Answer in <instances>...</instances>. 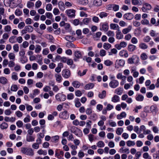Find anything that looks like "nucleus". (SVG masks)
<instances>
[{
  "instance_id": "nucleus-62",
  "label": "nucleus",
  "mask_w": 159,
  "mask_h": 159,
  "mask_svg": "<svg viewBox=\"0 0 159 159\" xmlns=\"http://www.w3.org/2000/svg\"><path fill=\"white\" fill-rule=\"evenodd\" d=\"M15 114L18 117H20L23 116V113L21 111H16L15 112Z\"/></svg>"
},
{
  "instance_id": "nucleus-46",
  "label": "nucleus",
  "mask_w": 159,
  "mask_h": 159,
  "mask_svg": "<svg viewBox=\"0 0 159 159\" xmlns=\"http://www.w3.org/2000/svg\"><path fill=\"white\" fill-rule=\"evenodd\" d=\"M5 31L7 32H9L11 30V27L9 25H7L5 26L4 28Z\"/></svg>"
},
{
  "instance_id": "nucleus-47",
  "label": "nucleus",
  "mask_w": 159,
  "mask_h": 159,
  "mask_svg": "<svg viewBox=\"0 0 159 159\" xmlns=\"http://www.w3.org/2000/svg\"><path fill=\"white\" fill-rule=\"evenodd\" d=\"M11 78L15 80H17L18 79V77L17 74L14 72H13L11 76Z\"/></svg>"
},
{
  "instance_id": "nucleus-43",
  "label": "nucleus",
  "mask_w": 159,
  "mask_h": 159,
  "mask_svg": "<svg viewBox=\"0 0 159 159\" xmlns=\"http://www.w3.org/2000/svg\"><path fill=\"white\" fill-rule=\"evenodd\" d=\"M52 86L53 87L52 88L53 90L55 92H57L59 90L58 87L57 85H55L54 83L52 84Z\"/></svg>"
},
{
  "instance_id": "nucleus-22",
  "label": "nucleus",
  "mask_w": 159,
  "mask_h": 159,
  "mask_svg": "<svg viewBox=\"0 0 159 159\" xmlns=\"http://www.w3.org/2000/svg\"><path fill=\"white\" fill-rule=\"evenodd\" d=\"M119 101V97L116 95H115L111 98V101L114 102H117Z\"/></svg>"
},
{
  "instance_id": "nucleus-39",
  "label": "nucleus",
  "mask_w": 159,
  "mask_h": 159,
  "mask_svg": "<svg viewBox=\"0 0 159 159\" xmlns=\"http://www.w3.org/2000/svg\"><path fill=\"white\" fill-rule=\"evenodd\" d=\"M8 57L10 59L14 61L15 58V54L12 52L8 54Z\"/></svg>"
},
{
  "instance_id": "nucleus-42",
  "label": "nucleus",
  "mask_w": 159,
  "mask_h": 159,
  "mask_svg": "<svg viewBox=\"0 0 159 159\" xmlns=\"http://www.w3.org/2000/svg\"><path fill=\"white\" fill-rule=\"evenodd\" d=\"M104 64L107 66H110L113 64V62L109 60H107L104 61Z\"/></svg>"
},
{
  "instance_id": "nucleus-29",
  "label": "nucleus",
  "mask_w": 159,
  "mask_h": 159,
  "mask_svg": "<svg viewBox=\"0 0 159 159\" xmlns=\"http://www.w3.org/2000/svg\"><path fill=\"white\" fill-rule=\"evenodd\" d=\"M0 126L2 129H6L8 128V125L7 123L3 122L1 124Z\"/></svg>"
},
{
  "instance_id": "nucleus-4",
  "label": "nucleus",
  "mask_w": 159,
  "mask_h": 159,
  "mask_svg": "<svg viewBox=\"0 0 159 159\" xmlns=\"http://www.w3.org/2000/svg\"><path fill=\"white\" fill-rule=\"evenodd\" d=\"M66 13L70 17H73L75 16V11L73 9H69L66 10Z\"/></svg>"
},
{
  "instance_id": "nucleus-35",
  "label": "nucleus",
  "mask_w": 159,
  "mask_h": 159,
  "mask_svg": "<svg viewBox=\"0 0 159 159\" xmlns=\"http://www.w3.org/2000/svg\"><path fill=\"white\" fill-rule=\"evenodd\" d=\"M111 47V45L110 43H104L103 44V47L106 50L109 49Z\"/></svg>"
},
{
  "instance_id": "nucleus-41",
  "label": "nucleus",
  "mask_w": 159,
  "mask_h": 159,
  "mask_svg": "<svg viewBox=\"0 0 159 159\" xmlns=\"http://www.w3.org/2000/svg\"><path fill=\"white\" fill-rule=\"evenodd\" d=\"M59 139V137L58 135H56L52 137L51 141L52 142H57Z\"/></svg>"
},
{
  "instance_id": "nucleus-28",
  "label": "nucleus",
  "mask_w": 159,
  "mask_h": 159,
  "mask_svg": "<svg viewBox=\"0 0 159 159\" xmlns=\"http://www.w3.org/2000/svg\"><path fill=\"white\" fill-rule=\"evenodd\" d=\"M102 30L104 31H107L109 28L108 25L107 23L104 24L102 25Z\"/></svg>"
},
{
  "instance_id": "nucleus-32",
  "label": "nucleus",
  "mask_w": 159,
  "mask_h": 159,
  "mask_svg": "<svg viewBox=\"0 0 159 159\" xmlns=\"http://www.w3.org/2000/svg\"><path fill=\"white\" fill-rule=\"evenodd\" d=\"M123 131V129L122 128L120 127L116 129V133L118 135H120Z\"/></svg>"
},
{
  "instance_id": "nucleus-64",
  "label": "nucleus",
  "mask_w": 159,
  "mask_h": 159,
  "mask_svg": "<svg viewBox=\"0 0 159 159\" xmlns=\"http://www.w3.org/2000/svg\"><path fill=\"white\" fill-rule=\"evenodd\" d=\"M16 124L18 127L20 128L22 126L23 123L21 120H18Z\"/></svg>"
},
{
  "instance_id": "nucleus-54",
  "label": "nucleus",
  "mask_w": 159,
  "mask_h": 159,
  "mask_svg": "<svg viewBox=\"0 0 159 159\" xmlns=\"http://www.w3.org/2000/svg\"><path fill=\"white\" fill-rule=\"evenodd\" d=\"M151 132V131L149 130H145L144 133H142L141 134H140V138H143L144 137L143 134H150Z\"/></svg>"
},
{
  "instance_id": "nucleus-31",
  "label": "nucleus",
  "mask_w": 159,
  "mask_h": 159,
  "mask_svg": "<svg viewBox=\"0 0 159 159\" xmlns=\"http://www.w3.org/2000/svg\"><path fill=\"white\" fill-rule=\"evenodd\" d=\"M77 1L78 3L84 5H86L88 3V0H77Z\"/></svg>"
},
{
  "instance_id": "nucleus-18",
  "label": "nucleus",
  "mask_w": 159,
  "mask_h": 159,
  "mask_svg": "<svg viewBox=\"0 0 159 159\" xmlns=\"http://www.w3.org/2000/svg\"><path fill=\"white\" fill-rule=\"evenodd\" d=\"M126 114L125 112H122L120 114L117 116V118L118 120H120L123 118L125 117L126 116Z\"/></svg>"
},
{
  "instance_id": "nucleus-12",
  "label": "nucleus",
  "mask_w": 159,
  "mask_h": 159,
  "mask_svg": "<svg viewBox=\"0 0 159 159\" xmlns=\"http://www.w3.org/2000/svg\"><path fill=\"white\" fill-rule=\"evenodd\" d=\"M37 141L38 142L37 143H34L32 145V148L35 149H37L39 148V145L41 143V140L40 139H39V140H37Z\"/></svg>"
},
{
  "instance_id": "nucleus-24",
  "label": "nucleus",
  "mask_w": 159,
  "mask_h": 159,
  "mask_svg": "<svg viewBox=\"0 0 159 159\" xmlns=\"http://www.w3.org/2000/svg\"><path fill=\"white\" fill-rule=\"evenodd\" d=\"M65 39L68 41H73L75 40V38L70 36H66L65 37Z\"/></svg>"
},
{
  "instance_id": "nucleus-38",
  "label": "nucleus",
  "mask_w": 159,
  "mask_h": 159,
  "mask_svg": "<svg viewBox=\"0 0 159 159\" xmlns=\"http://www.w3.org/2000/svg\"><path fill=\"white\" fill-rule=\"evenodd\" d=\"M16 38V36H13L11 37L9 39V42L12 43H15L16 41H15V39Z\"/></svg>"
},
{
  "instance_id": "nucleus-20",
  "label": "nucleus",
  "mask_w": 159,
  "mask_h": 159,
  "mask_svg": "<svg viewBox=\"0 0 159 159\" xmlns=\"http://www.w3.org/2000/svg\"><path fill=\"white\" fill-rule=\"evenodd\" d=\"M55 76L56 81L59 83H60L62 78L61 75L60 74H56L55 75Z\"/></svg>"
},
{
  "instance_id": "nucleus-7",
  "label": "nucleus",
  "mask_w": 159,
  "mask_h": 159,
  "mask_svg": "<svg viewBox=\"0 0 159 159\" xmlns=\"http://www.w3.org/2000/svg\"><path fill=\"white\" fill-rule=\"evenodd\" d=\"M151 111L152 113H156L158 111L157 107L156 105H153L151 106L150 108Z\"/></svg>"
},
{
  "instance_id": "nucleus-51",
  "label": "nucleus",
  "mask_w": 159,
  "mask_h": 159,
  "mask_svg": "<svg viewBox=\"0 0 159 159\" xmlns=\"http://www.w3.org/2000/svg\"><path fill=\"white\" fill-rule=\"evenodd\" d=\"M70 130L71 132H73L75 131H80V129L74 126H71L70 128Z\"/></svg>"
},
{
  "instance_id": "nucleus-37",
  "label": "nucleus",
  "mask_w": 159,
  "mask_h": 159,
  "mask_svg": "<svg viewBox=\"0 0 159 159\" xmlns=\"http://www.w3.org/2000/svg\"><path fill=\"white\" fill-rule=\"evenodd\" d=\"M34 5V2L31 1H28L27 3V7L29 8H30L33 7Z\"/></svg>"
},
{
  "instance_id": "nucleus-10",
  "label": "nucleus",
  "mask_w": 159,
  "mask_h": 159,
  "mask_svg": "<svg viewBox=\"0 0 159 159\" xmlns=\"http://www.w3.org/2000/svg\"><path fill=\"white\" fill-rule=\"evenodd\" d=\"M119 55L121 57H127L129 56L127 51L124 50H122L120 52Z\"/></svg>"
},
{
  "instance_id": "nucleus-6",
  "label": "nucleus",
  "mask_w": 159,
  "mask_h": 159,
  "mask_svg": "<svg viewBox=\"0 0 159 159\" xmlns=\"http://www.w3.org/2000/svg\"><path fill=\"white\" fill-rule=\"evenodd\" d=\"M69 114L66 111L61 112L59 114V117L64 119H66L69 118Z\"/></svg>"
},
{
  "instance_id": "nucleus-25",
  "label": "nucleus",
  "mask_w": 159,
  "mask_h": 159,
  "mask_svg": "<svg viewBox=\"0 0 159 159\" xmlns=\"http://www.w3.org/2000/svg\"><path fill=\"white\" fill-rule=\"evenodd\" d=\"M91 19L89 18H86L84 19L82 22L83 23L86 25H87L91 21Z\"/></svg>"
},
{
  "instance_id": "nucleus-1",
  "label": "nucleus",
  "mask_w": 159,
  "mask_h": 159,
  "mask_svg": "<svg viewBox=\"0 0 159 159\" xmlns=\"http://www.w3.org/2000/svg\"><path fill=\"white\" fill-rule=\"evenodd\" d=\"M21 151L23 153L26 155L32 156L34 155V152L31 148L23 147L21 148Z\"/></svg>"
},
{
  "instance_id": "nucleus-58",
  "label": "nucleus",
  "mask_w": 159,
  "mask_h": 159,
  "mask_svg": "<svg viewBox=\"0 0 159 159\" xmlns=\"http://www.w3.org/2000/svg\"><path fill=\"white\" fill-rule=\"evenodd\" d=\"M53 12L55 15H57L59 14L60 11L58 8H55L53 10Z\"/></svg>"
},
{
  "instance_id": "nucleus-8",
  "label": "nucleus",
  "mask_w": 159,
  "mask_h": 159,
  "mask_svg": "<svg viewBox=\"0 0 159 159\" xmlns=\"http://www.w3.org/2000/svg\"><path fill=\"white\" fill-rule=\"evenodd\" d=\"M116 38L118 39H120L123 37V35L121 33L120 30H117L116 32Z\"/></svg>"
},
{
  "instance_id": "nucleus-27",
  "label": "nucleus",
  "mask_w": 159,
  "mask_h": 159,
  "mask_svg": "<svg viewBox=\"0 0 159 159\" xmlns=\"http://www.w3.org/2000/svg\"><path fill=\"white\" fill-rule=\"evenodd\" d=\"M7 82V79L5 77H2L0 78V83L3 84H6Z\"/></svg>"
},
{
  "instance_id": "nucleus-53",
  "label": "nucleus",
  "mask_w": 159,
  "mask_h": 159,
  "mask_svg": "<svg viewBox=\"0 0 159 159\" xmlns=\"http://www.w3.org/2000/svg\"><path fill=\"white\" fill-rule=\"evenodd\" d=\"M116 93L118 95H121L122 93V90L121 88H119L116 89Z\"/></svg>"
},
{
  "instance_id": "nucleus-13",
  "label": "nucleus",
  "mask_w": 159,
  "mask_h": 159,
  "mask_svg": "<svg viewBox=\"0 0 159 159\" xmlns=\"http://www.w3.org/2000/svg\"><path fill=\"white\" fill-rule=\"evenodd\" d=\"M65 4L62 1H60L58 3V6L61 11H63L65 10Z\"/></svg>"
},
{
  "instance_id": "nucleus-26",
  "label": "nucleus",
  "mask_w": 159,
  "mask_h": 159,
  "mask_svg": "<svg viewBox=\"0 0 159 159\" xmlns=\"http://www.w3.org/2000/svg\"><path fill=\"white\" fill-rule=\"evenodd\" d=\"M136 46L133 44H129L128 46V50L130 52H133L135 49Z\"/></svg>"
},
{
  "instance_id": "nucleus-14",
  "label": "nucleus",
  "mask_w": 159,
  "mask_h": 159,
  "mask_svg": "<svg viewBox=\"0 0 159 159\" xmlns=\"http://www.w3.org/2000/svg\"><path fill=\"white\" fill-rule=\"evenodd\" d=\"M110 28L111 29L113 30H120V27L119 25L116 24L111 23L110 25Z\"/></svg>"
},
{
  "instance_id": "nucleus-9",
  "label": "nucleus",
  "mask_w": 159,
  "mask_h": 159,
  "mask_svg": "<svg viewBox=\"0 0 159 159\" xmlns=\"http://www.w3.org/2000/svg\"><path fill=\"white\" fill-rule=\"evenodd\" d=\"M124 17L126 20H130L133 18L134 16L132 14L129 13L125 14Z\"/></svg>"
},
{
  "instance_id": "nucleus-48",
  "label": "nucleus",
  "mask_w": 159,
  "mask_h": 159,
  "mask_svg": "<svg viewBox=\"0 0 159 159\" xmlns=\"http://www.w3.org/2000/svg\"><path fill=\"white\" fill-rule=\"evenodd\" d=\"M37 153L39 155H42L43 154L44 155H46L47 154V152L46 151H44L41 149L39 150L37 152Z\"/></svg>"
},
{
  "instance_id": "nucleus-50",
  "label": "nucleus",
  "mask_w": 159,
  "mask_h": 159,
  "mask_svg": "<svg viewBox=\"0 0 159 159\" xmlns=\"http://www.w3.org/2000/svg\"><path fill=\"white\" fill-rule=\"evenodd\" d=\"M107 35L109 37H113L114 35V33L113 31L109 30L106 33Z\"/></svg>"
},
{
  "instance_id": "nucleus-16",
  "label": "nucleus",
  "mask_w": 159,
  "mask_h": 159,
  "mask_svg": "<svg viewBox=\"0 0 159 159\" xmlns=\"http://www.w3.org/2000/svg\"><path fill=\"white\" fill-rule=\"evenodd\" d=\"M72 84L74 87L76 88H78L80 86V83L78 81H73Z\"/></svg>"
},
{
  "instance_id": "nucleus-52",
  "label": "nucleus",
  "mask_w": 159,
  "mask_h": 159,
  "mask_svg": "<svg viewBox=\"0 0 159 159\" xmlns=\"http://www.w3.org/2000/svg\"><path fill=\"white\" fill-rule=\"evenodd\" d=\"M52 5L51 4H48L46 6V9L47 11H51L52 9Z\"/></svg>"
},
{
  "instance_id": "nucleus-15",
  "label": "nucleus",
  "mask_w": 159,
  "mask_h": 159,
  "mask_svg": "<svg viewBox=\"0 0 159 159\" xmlns=\"http://www.w3.org/2000/svg\"><path fill=\"white\" fill-rule=\"evenodd\" d=\"M132 28V26L129 25L127 28H125L122 30V33L124 34H126L131 31Z\"/></svg>"
},
{
  "instance_id": "nucleus-55",
  "label": "nucleus",
  "mask_w": 159,
  "mask_h": 159,
  "mask_svg": "<svg viewBox=\"0 0 159 159\" xmlns=\"http://www.w3.org/2000/svg\"><path fill=\"white\" fill-rule=\"evenodd\" d=\"M18 87L16 85H13L11 87V90L13 91L16 92L17 91L18 89Z\"/></svg>"
},
{
  "instance_id": "nucleus-19",
  "label": "nucleus",
  "mask_w": 159,
  "mask_h": 159,
  "mask_svg": "<svg viewBox=\"0 0 159 159\" xmlns=\"http://www.w3.org/2000/svg\"><path fill=\"white\" fill-rule=\"evenodd\" d=\"M25 28L27 32L29 33L32 32L34 30L33 27L31 25H27L25 26Z\"/></svg>"
},
{
  "instance_id": "nucleus-61",
  "label": "nucleus",
  "mask_w": 159,
  "mask_h": 159,
  "mask_svg": "<svg viewBox=\"0 0 159 159\" xmlns=\"http://www.w3.org/2000/svg\"><path fill=\"white\" fill-rule=\"evenodd\" d=\"M19 56L21 57H25V52L24 49L21 50L19 52Z\"/></svg>"
},
{
  "instance_id": "nucleus-3",
  "label": "nucleus",
  "mask_w": 159,
  "mask_h": 159,
  "mask_svg": "<svg viewBox=\"0 0 159 159\" xmlns=\"http://www.w3.org/2000/svg\"><path fill=\"white\" fill-rule=\"evenodd\" d=\"M62 75L63 77L66 79L68 78L70 76V72L68 69H64L62 71Z\"/></svg>"
},
{
  "instance_id": "nucleus-36",
  "label": "nucleus",
  "mask_w": 159,
  "mask_h": 159,
  "mask_svg": "<svg viewBox=\"0 0 159 159\" xmlns=\"http://www.w3.org/2000/svg\"><path fill=\"white\" fill-rule=\"evenodd\" d=\"M76 34L78 36L79 39H81L83 38V36L81 35V31L80 30H78L76 31Z\"/></svg>"
},
{
  "instance_id": "nucleus-2",
  "label": "nucleus",
  "mask_w": 159,
  "mask_h": 159,
  "mask_svg": "<svg viewBox=\"0 0 159 159\" xmlns=\"http://www.w3.org/2000/svg\"><path fill=\"white\" fill-rule=\"evenodd\" d=\"M141 4L142 5L143 7L141 9L142 11L144 12H147L148 10H150L151 9V5L147 3H142L141 2Z\"/></svg>"
},
{
  "instance_id": "nucleus-49",
  "label": "nucleus",
  "mask_w": 159,
  "mask_h": 159,
  "mask_svg": "<svg viewBox=\"0 0 159 159\" xmlns=\"http://www.w3.org/2000/svg\"><path fill=\"white\" fill-rule=\"evenodd\" d=\"M42 5V2L40 0L37 1L35 3V7L36 8H38Z\"/></svg>"
},
{
  "instance_id": "nucleus-40",
  "label": "nucleus",
  "mask_w": 159,
  "mask_h": 159,
  "mask_svg": "<svg viewBox=\"0 0 159 159\" xmlns=\"http://www.w3.org/2000/svg\"><path fill=\"white\" fill-rule=\"evenodd\" d=\"M75 106L77 107H79L81 105V103L79 101V99L76 98L75 99Z\"/></svg>"
},
{
  "instance_id": "nucleus-17",
  "label": "nucleus",
  "mask_w": 159,
  "mask_h": 159,
  "mask_svg": "<svg viewBox=\"0 0 159 159\" xmlns=\"http://www.w3.org/2000/svg\"><path fill=\"white\" fill-rule=\"evenodd\" d=\"M94 86V84H93L90 83L86 84L84 87V89L86 90H88L93 88Z\"/></svg>"
},
{
  "instance_id": "nucleus-57",
  "label": "nucleus",
  "mask_w": 159,
  "mask_h": 159,
  "mask_svg": "<svg viewBox=\"0 0 159 159\" xmlns=\"http://www.w3.org/2000/svg\"><path fill=\"white\" fill-rule=\"evenodd\" d=\"M140 47L142 49H147L148 46L146 44L143 43H141L140 45Z\"/></svg>"
},
{
  "instance_id": "nucleus-11",
  "label": "nucleus",
  "mask_w": 159,
  "mask_h": 159,
  "mask_svg": "<svg viewBox=\"0 0 159 159\" xmlns=\"http://www.w3.org/2000/svg\"><path fill=\"white\" fill-rule=\"evenodd\" d=\"M75 56L76 58H74V60L75 61H77V59H79L81 57L82 55L80 52L78 51H76L74 53Z\"/></svg>"
},
{
  "instance_id": "nucleus-44",
  "label": "nucleus",
  "mask_w": 159,
  "mask_h": 159,
  "mask_svg": "<svg viewBox=\"0 0 159 159\" xmlns=\"http://www.w3.org/2000/svg\"><path fill=\"white\" fill-rule=\"evenodd\" d=\"M135 143L134 141H132L130 140H129L126 142L127 145L129 146H133L135 145Z\"/></svg>"
},
{
  "instance_id": "nucleus-5",
  "label": "nucleus",
  "mask_w": 159,
  "mask_h": 159,
  "mask_svg": "<svg viewBox=\"0 0 159 159\" xmlns=\"http://www.w3.org/2000/svg\"><path fill=\"white\" fill-rule=\"evenodd\" d=\"M119 82L116 80H111L109 83V86L111 88H115L119 85Z\"/></svg>"
},
{
  "instance_id": "nucleus-21",
  "label": "nucleus",
  "mask_w": 159,
  "mask_h": 159,
  "mask_svg": "<svg viewBox=\"0 0 159 159\" xmlns=\"http://www.w3.org/2000/svg\"><path fill=\"white\" fill-rule=\"evenodd\" d=\"M93 5L96 6H99L102 4V1L101 0H95L93 1Z\"/></svg>"
},
{
  "instance_id": "nucleus-60",
  "label": "nucleus",
  "mask_w": 159,
  "mask_h": 159,
  "mask_svg": "<svg viewBox=\"0 0 159 159\" xmlns=\"http://www.w3.org/2000/svg\"><path fill=\"white\" fill-rule=\"evenodd\" d=\"M106 55V51L104 49H101L100 51V55L101 57H103Z\"/></svg>"
},
{
  "instance_id": "nucleus-56",
  "label": "nucleus",
  "mask_w": 159,
  "mask_h": 159,
  "mask_svg": "<svg viewBox=\"0 0 159 159\" xmlns=\"http://www.w3.org/2000/svg\"><path fill=\"white\" fill-rule=\"evenodd\" d=\"M13 49L14 51L17 52L19 50V47L18 44H15L13 46Z\"/></svg>"
},
{
  "instance_id": "nucleus-30",
  "label": "nucleus",
  "mask_w": 159,
  "mask_h": 159,
  "mask_svg": "<svg viewBox=\"0 0 159 159\" xmlns=\"http://www.w3.org/2000/svg\"><path fill=\"white\" fill-rule=\"evenodd\" d=\"M108 123L109 125L111 127H115L117 125L116 122L113 121L112 120H109L108 121Z\"/></svg>"
},
{
  "instance_id": "nucleus-23",
  "label": "nucleus",
  "mask_w": 159,
  "mask_h": 159,
  "mask_svg": "<svg viewBox=\"0 0 159 159\" xmlns=\"http://www.w3.org/2000/svg\"><path fill=\"white\" fill-rule=\"evenodd\" d=\"M106 94V91L105 90H103L102 91L101 93H99L98 95V97L102 99L105 97Z\"/></svg>"
},
{
  "instance_id": "nucleus-34",
  "label": "nucleus",
  "mask_w": 159,
  "mask_h": 159,
  "mask_svg": "<svg viewBox=\"0 0 159 159\" xmlns=\"http://www.w3.org/2000/svg\"><path fill=\"white\" fill-rule=\"evenodd\" d=\"M41 50V47L40 46L37 45L35 49V52L36 53H39Z\"/></svg>"
},
{
  "instance_id": "nucleus-33",
  "label": "nucleus",
  "mask_w": 159,
  "mask_h": 159,
  "mask_svg": "<svg viewBox=\"0 0 159 159\" xmlns=\"http://www.w3.org/2000/svg\"><path fill=\"white\" fill-rule=\"evenodd\" d=\"M26 139V141L28 142H32L34 141V138L31 135L29 136L27 135Z\"/></svg>"
},
{
  "instance_id": "nucleus-45",
  "label": "nucleus",
  "mask_w": 159,
  "mask_h": 159,
  "mask_svg": "<svg viewBox=\"0 0 159 159\" xmlns=\"http://www.w3.org/2000/svg\"><path fill=\"white\" fill-rule=\"evenodd\" d=\"M104 146V143L102 141H99L97 143V146L99 148H102Z\"/></svg>"
},
{
  "instance_id": "nucleus-59",
  "label": "nucleus",
  "mask_w": 159,
  "mask_h": 159,
  "mask_svg": "<svg viewBox=\"0 0 159 159\" xmlns=\"http://www.w3.org/2000/svg\"><path fill=\"white\" fill-rule=\"evenodd\" d=\"M25 26V23L24 22H22L19 23L18 25V27L20 29H22Z\"/></svg>"
},
{
  "instance_id": "nucleus-63",
  "label": "nucleus",
  "mask_w": 159,
  "mask_h": 159,
  "mask_svg": "<svg viewBox=\"0 0 159 159\" xmlns=\"http://www.w3.org/2000/svg\"><path fill=\"white\" fill-rule=\"evenodd\" d=\"M141 58L143 60H145L147 59L148 56L146 53H143L141 55Z\"/></svg>"
}]
</instances>
